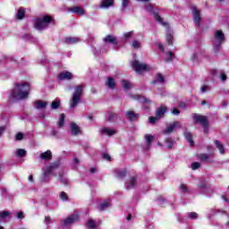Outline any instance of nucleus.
Masks as SVG:
<instances>
[{
	"label": "nucleus",
	"mask_w": 229,
	"mask_h": 229,
	"mask_svg": "<svg viewBox=\"0 0 229 229\" xmlns=\"http://www.w3.org/2000/svg\"><path fill=\"white\" fill-rule=\"evenodd\" d=\"M30 96V84L21 83L16 84L11 92V101H20L21 99H27Z\"/></svg>",
	"instance_id": "1"
},
{
	"label": "nucleus",
	"mask_w": 229,
	"mask_h": 229,
	"mask_svg": "<svg viewBox=\"0 0 229 229\" xmlns=\"http://www.w3.org/2000/svg\"><path fill=\"white\" fill-rule=\"evenodd\" d=\"M83 94V86L80 85L75 88V91L70 100V107L76 108L78 104L81 101V95Z\"/></svg>",
	"instance_id": "2"
},
{
	"label": "nucleus",
	"mask_w": 229,
	"mask_h": 229,
	"mask_svg": "<svg viewBox=\"0 0 229 229\" xmlns=\"http://www.w3.org/2000/svg\"><path fill=\"white\" fill-rule=\"evenodd\" d=\"M51 21H53V18H51L49 15L39 17L35 20L34 27L36 30L42 31V30H46V28L49 26V22H51Z\"/></svg>",
	"instance_id": "3"
},
{
	"label": "nucleus",
	"mask_w": 229,
	"mask_h": 229,
	"mask_svg": "<svg viewBox=\"0 0 229 229\" xmlns=\"http://www.w3.org/2000/svg\"><path fill=\"white\" fill-rule=\"evenodd\" d=\"M132 69L138 73L140 74L142 72H144V71H149L151 69V67H149V65L146 64H142L137 60H134V62L132 63Z\"/></svg>",
	"instance_id": "4"
},
{
	"label": "nucleus",
	"mask_w": 229,
	"mask_h": 229,
	"mask_svg": "<svg viewBox=\"0 0 229 229\" xmlns=\"http://www.w3.org/2000/svg\"><path fill=\"white\" fill-rule=\"evenodd\" d=\"M192 119L195 123L201 124V126L204 128V133H207V128H208V121L207 120V116L193 114Z\"/></svg>",
	"instance_id": "5"
},
{
	"label": "nucleus",
	"mask_w": 229,
	"mask_h": 229,
	"mask_svg": "<svg viewBox=\"0 0 229 229\" xmlns=\"http://www.w3.org/2000/svg\"><path fill=\"white\" fill-rule=\"evenodd\" d=\"M225 38L223 30H216L214 34V46L215 47H220L221 44L225 43Z\"/></svg>",
	"instance_id": "6"
},
{
	"label": "nucleus",
	"mask_w": 229,
	"mask_h": 229,
	"mask_svg": "<svg viewBox=\"0 0 229 229\" xmlns=\"http://www.w3.org/2000/svg\"><path fill=\"white\" fill-rule=\"evenodd\" d=\"M76 221H80V216L78 214H73L70 216H68L66 219L64 220V226H69L72 225L73 223H76Z\"/></svg>",
	"instance_id": "7"
},
{
	"label": "nucleus",
	"mask_w": 229,
	"mask_h": 229,
	"mask_svg": "<svg viewBox=\"0 0 229 229\" xmlns=\"http://www.w3.org/2000/svg\"><path fill=\"white\" fill-rule=\"evenodd\" d=\"M56 167H58V164H53L47 167V169L44 172L43 182H49V180H47V176H49V174H52L53 171L56 169Z\"/></svg>",
	"instance_id": "8"
},
{
	"label": "nucleus",
	"mask_w": 229,
	"mask_h": 229,
	"mask_svg": "<svg viewBox=\"0 0 229 229\" xmlns=\"http://www.w3.org/2000/svg\"><path fill=\"white\" fill-rule=\"evenodd\" d=\"M192 15L196 26H199V22L201 21V15L199 14V10H198L196 7H192Z\"/></svg>",
	"instance_id": "9"
},
{
	"label": "nucleus",
	"mask_w": 229,
	"mask_h": 229,
	"mask_svg": "<svg viewBox=\"0 0 229 229\" xmlns=\"http://www.w3.org/2000/svg\"><path fill=\"white\" fill-rule=\"evenodd\" d=\"M69 12H72V13H75L76 15H85V10L80 6L71 7Z\"/></svg>",
	"instance_id": "10"
},
{
	"label": "nucleus",
	"mask_w": 229,
	"mask_h": 229,
	"mask_svg": "<svg viewBox=\"0 0 229 229\" xmlns=\"http://www.w3.org/2000/svg\"><path fill=\"white\" fill-rule=\"evenodd\" d=\"M58 80H72V73L71 72H62L58 75Z\"/></svg>",
	"instance_id": "11"
},
{
	"label": "nucleus",
	"mask_w": 229,
	"mask_h": 229,
	"mask_svg": "<svg viewBox=\"0 0 229 229\" xmlns=\"http://www.w3.org/2000/svg\"><path fill=\"white\" fill-rule=\"evenodd\" d=\"M71 131H72V135H80L81 133V130L80 129V126L74 123H71Z\"/></svg>",
	"instance_id": "12"
},
{
	"label": "nucleus",
	"mask_w": 229,
	"mask_h": 229,
	"mask_svg": "<svg viewBox=\"0 0 229 229\" xmlns=\"http://www.w3.org/2000/svg\"><path fill=\"white\" fill-rule=\"evenodd\" d=\"M47 106V102L42 101V100H38L34 102V108H37L38 110H42Z\"/></svg>",
	"instance_id": "13"
},
{
	"label": "nucleus",
	"mask_w": 229,
	"mask_h": 229,
	"mask_svg": "<svg viewBox=\"0 0 229 229\" xmlns=\"http://www.w3.org/2000/svg\"><path fill=\"white\" fill-rule=\"evenodd\" d=\"M39 158H41V160H51V158H53V154L51 153V150H47L40 154Z\"/></svg>",
	"instance_id": "14"
},
{
	"label": "nucleus",
	"mask_w": 229,
	"mask_h": 229,
	"mask_svg": "<svg viewBox=\"0 0 229 229\" xmlns=\"http://www.w3.org/2000/svg\"><path fill=\"white\" fill-rule=\"evenodd\" d=\"M126 117L129 121H137V119H139V114L133 111H128L126 113Z\"/></svg>",
	"instance_id": "15"
},
{
	"label": "nucleus",
	"mask_w": 229,
	"mask_h": 229,
	"mask_svg": "<svg viewBox=\"0 0 229 229\" xmlns=\"http://www.w3.org/2000/svg\"><path fill=\"white\" fill-rule=\"evenodd\" d=\"M110 6H114V0H102L100 8H110Z\"/></svg>",
	"instance_id": "16"
},
{
	"label": "nucleus",
	"mask_w": 229,
	"mask_h": 229,
	"mask_svg": "<svg viewBox=\"0 0 229 229\" xmlns=\"http://www.w3.org/2000/svg\"><path fill=\"white\" fill-rule=\"evenodd\" d=\"M102 133H104V135H108V137H112V135H115V130L104 127L102 129Z\"/></svg>",
	"instance_id": "17"
},
{
	"label": "nucleus",
	"mask_w": 229,
	"mask_h": 229,
	"mask_svg": "<svg viewBox=\"0 0 229 229\" xmlns=\"http://www.w3.org/2000/svg\"><path fill=\"white\" fill-rule=\"evenodd\" d=\"M106 85L108 89H115V81H114V78L108 77L106 81Z\"/></svg>",
	"instance_id": "18"
},
{
	"label": "nucleus",
	"mask_w": 229,
	"mask_h": 229,
	"mask_svg": "<svg viewBox=\"0 0 229 229\" xmlns=\"http://www.w3.org/2000/svg\"><path fill=\"white\" fill-rule=\"evenodd\" d=\"M104 41L105 42H108L109 44H117V38L114 37V36H106L105 38H104Z\"/></svg>",
	"instance_id": "19"
},
{
	"label": "nucleus",
	"mask_w": 229,
	"mask_h": 229,
	"mask_svg": "<svg viewBox=\"0 0 229 229\" xmlns=\"http://www.w3.org/2000/svg\"><path fill=\"white\" fill-rule=\"evenodd\" d=\"M165 112H167V107L165 106H161L159 107L157 112H156V115L157 117H158L160 119V117H162V115H164V114H165Z\"/></svg>",
	"instance_id": "20"
},
{
	"label": "nucleus",
	"mask_w": 229,
	"mask_h": 229,
	"mask_svg": "<svg viewBox=\"0 0 229 229\" xmlns=\"http://www.w3.org/2000/svg\"><path fill=\"white\" fill-rule=\"evenodd\" d=\"M106 117L107 121H117L119 116L117 115V114H114V113H112V112H108L106 114Z\"/></svg>",
	"instance_id": "21"
},
{
	"label": "nucleus",
	"mask_w": 229,
	"mask_h": 229,
	"mask_svg": "<svg viewBox=\"0 0 229 229\" xmlns=\"http://www.w3.org/2000/svg\"><path fill=\"white\" fill-rule=\"evenodd\" d=\"M136 183H137V178L131 177V178L129 180V183L127 184V189H128V190H130V189H134Z\"/></svg>",
	"instance_id": "22"
},
{
	"label": "nucleus",
	"mask_w": 229,
	"mask_h": 229,
	"mask_svg": "<svg viewBox=\"0 0 229 229\" xmlns=\"http://www.w3.org/2000/svg\"><path fill=\"white\" fill-rule=\"evenodd\" d=\"M155 140V137L151 134H146L145 135V140L147 142V148H149L151 146V142Z\"/></svg>",
	"instance_id": "23"
},
{
	"label": "nucleus",
	"mask_w": 229,
	"mask_h": 229,
	"mask_svg": "<svg viewBox=\"0 0 229 229\" xmlns=\"http://www.w3.org/2000/svg\"><path fill=\"white\" fill-rule=\"evenodd\" d=\"M184 137L188 140L191 146H194V141L192 140V133L189 131L184 132Z\"/></svg>",
	"instance_id": "24"
},
{
	"label": "nucleus",
	"mask_w": 229,
	"mask_h": 229,
	"mask_svg": "<svg viewBox=\"0 0 229 229\" xmlns=\"http://www.w3.org/2000/svg\"><path fill=\"white\" fill-rule=\"evenodd\" d=\"M109 207H110V200H106L99 205L98 210L100 211L106 210V208H108Z\"/></svg>",
	"instance_id": "25"
},
{
	"label": "nucleus",
	"mask_w": 229,
	"mask_h": 229,
	"mask_svg": "<svg viewBox=\"0 0 229 229\" xmlns=\"http://www.w3.org/2000/svg\"><path fill=\"white\" fill-rule=\"evenodd\" d=\"M215 145L216 146L221 155H225V147L221 144V142H219V140H216Z\"/></svg>",
	"instance_id": "26"
},
{
	"label": "nucleus",
	"mask_w": 229,
	"mask_h": 229,
	"mask_svg": "<svg viewBox=\"0 0 229 229\" xmlns=\"http://www.w3.org/2000/svg\"><path fill=\"white\" fill-rule=\"evenodd\" d=\"M66 44H78L80 42V38H65Z\"/></svg>",
	"instance_id": "27"
},
{
	"label": "nucleus",
	"mask_w": 229,
	"mask_h": 229,
	"mask_svg": "<svg viewBox=\"0 0 229 229\" xmlns=\"http://www.w3.org/2000/svg\"><path fill=\"white\" fill-rule=\"evenodd\" d=\"M122 87L125 89V90H129V89H131V83H130V81L123 80L122 81Z\"/></svg>",
	"instance_id": "28"
},
{
	"label": "nucleus",
	"mask_w": 229,
	"mask_h": 229,
	"mask_svg": "<svg viewBox=\"0 0 229 229\" xmlns=\"http://www.w3.org/2000/svg\"><path fill=\"white\" fill-rule=\"evenodd\" d=\"M65 122V114H60L59 121L57 123L59 128H63Z\"/></svg>",
	"instance_id": "29"
},
{
	"label": "nucleus",
	"mask_w": 229,
	"mask_h": 229,
	"mask_svg": "<svg viewBox=\"0 0 229 229\" xmlns=\"http://www.w3.org/2000/svg\"><path fill=\"white\" fill-rule=\"evenodd\" d=\"M116 176L117 178H124V176H126V169H122V170H118L116 172Z\"/></svg>",
	"instance_id": "30"
},
{
	"label": "nucleus",
	"mask_w": 229,
	"mask_h": 229,
	"mask_svg": "<svg viewBox=\"0 0 229 229\" xmlns=\"http://www.w3.org/2000/svg\"><path fill=\"white\" fill-rule=\"evenodd\" d=\"M174 130L175 129L173 123H171L169 126L166 127V129L163 131V133H165V135H167V133H173Z\"/></svg>",
	"instance_id": "31"
},
{
	"label": "nucleus",
	"mask_w": 229,
	"mask_h": 229,
	"mask_svg": "<svg viewBox=\"0 0 229 229\" xmlns=\"http://www.w3.org/2000/svg\"><path fill=\"white\" fill-rule=\"evenodd\" d=\"M198 157L199 160H202V162H207V160L210 158V156L208 154H199Z\"/></svg>",
	"instance_id": "32"
},
{
	"label": "nucleus",
	"mask_w": 229,
	"mask_h": 229,
	"mask_svg": "<svg viewBox=\"0 0 229 229\" xmlns=\"http://www.w3.org/2000/svg\"><path fill=\"white\" fill-rule=\"evenodd\" d=\"M24 13H25L24 8L21 7L18 10L17 19H23L24 18Z\"/></svg>",
	"instance_id": "33"
},
{
	"label": "nucleus",
	"mask_w": 229,
	"mask_h": 229,
	"mask_svg": "<svg viewBox=\"0 0 229 229\" xmlns=\"http://www.w3.org/2000/svg\"><path fill=\"white\" fill-rule=\"evenodd\" d=\"M154 17L156 21H157V22H160V24L165 26V23L164 22V21H162V17H160V15H158L157 13H154Z\"/></svg>",
	"instance_id": "34"
},
{
	"label": "nucleus",
	"mask_w": 229,
	"mask_h": 229,
	"mask_svg": "<svg viewBox=\"0 0 229 229\" xmlns=\"http://www.w3.org/2000/svg\"><path fill=\"white\" fill-rule=\"evenodd\" d=\"M17 157H26V150L19 148L16 150Z\"/></svg>",
	"instance_id": "35"
},
{
	"label": "nucleus",
	"mask_w": 229,
	"mask_h": 229,
	"mask_svg": "<svg viewBox=\"0 0 229 229\" xmlns=\"http://www.w3.org/2000/svg\"><path fill=\"white\" fill-rule=\"evenodd\" d=\"M156 81L157 83H164V76L161 73H157L156 76Z\"/></svg>",
	"instance_id": "36"
},
{
	"label": "nucleus",
	"mask_w": 229,
	"mask_h": 229,
	"mask_svg": "<svg viewBox=\"0 0 229 229\" xmlns=\"http://www.w3.org/2000/svg\"><path fill=\"white\" fill-rule=\"evenodd\" d=\"M87 225H88V228L94 229V228H96V222L94 220L90 219L88 221Z\"/></svg>",
	"instance_id": "37"
},
{
	"label": "nucleus",
	"mask_w": 229,
	"mask_h": 229,
	"mask_svg": "<svg viewBox=\"0 0 229 229\" xmlns=\"http://www.w3.org/2000/svg\"><path fill=\"white\" fill-rule=\"evenodd\" d=\"M174 141H173V139L168 138L165 140V143L167 144L168 149H171L173 148V144Z\"/></svg>",
	"instance_id": "38"
},
{
	"label": "nucleus",
	"mask_w": 229,
	"mask_h": 229,
	"mask_svg": "<svg viewBox=\"0 0 229 229\" xmlns=\"http://www.w3.org/2000/svg\"><path fill=\"white\" fill-rule=\"evenodd\" d=\"M10 216V212L8 211H1L0 212V219H4Z\"/></svg>",
	"instance_id": "39"
},
{
	"label": "nucleus",
	"mask_w": 229,
	"mask_h": 229,
	"mask_svg": "<svg viewBox=\"0 0 229 229\" xmlns=\"http://www.w3.org/2000/svg\"><path fill=\"white\" fill-rule=\"evenodd\" d=\"M199 167H201V165L198 162H194L191 164V169L193 171H196V169H199Z\"/></svg>",
	"instance_id": "40"
},
{
	"label": "nucleus",
	"mask_w": 229,
	"mask_h": 229,
	"mask_svg": "<svg viewBox=\"0 0 229 229\" xmlns=\"http://www.w3.org/2000/svg\"><path fill=\"white\" fill-rule=\"evenodd\" d=\"M173 56H174V55L173 54V52H168V53H166L165 61H166V62H171V61L173 60Z\"/></svg>",
	"instance_id": "41"
},
{
	"label": "nucleus",
	"mask_w": 229,
	"mask_h": 229,
	"mask_svg": "<svg viewBox=\"0 0 229 229\" xmlns=\"http://www.w3.org/2000/svg\"><path fill=\"white\" fill-rule=\"evenodd\" d=\"M59 181L61 182V183H64V185H67L68 183L67 178L62 176L61 174H59Z\"/></svg>",
	"instance_id": "42"
},
{
	"label": "nucleus",
	"mask_w": 229,
	"mask_h": 229,
	"mask_svg": "<svg viewBox=\"0 0 229 229\" xmlns=\"http://www.w3.org/2000/svg\"><path fill=\"white\" fill-rule=\"evenodd\" d=\"M188 217H190V219H198V213L196 212L188 213Z\"/></svg>",
	"instance_id": "43"
},
{
	"label": "nucleus",
	"mask_w": 229,
	"mask_h": 229,
	"mask_svg": "<svg viewBox=\"0 0 229 229\" xmlns=\"http://www.w3.org/2000/svg\"><path fill=\"white\" fill-rule=\"evenodd\" d=\"M208 90H211L210 86L204 85L200 88V92L202 93L208 92Z\"/></svg>",
	"instance_id": "44"
},
{
	"label": "nucleus",
	"mask_w": 229,
	"mask_h": 229,
	"mask_svg": "<svg viewBox=\"0 0 229 229\" xmlns=\"http://www.w3.org/2000/svg\"><path fill=\"white\" fill-rule=\"evenodd\" d=\"M60 106V101L56 100L52 102V108L53 110H56Z\"/></svg>",
	"instance_id": "45"
},
{
	"label": "nucleus",
	"mask_w": 229,
	"mask_h": 229,
	"mask_svg": "<svg viewBox=\"0 0 229 229\" xmlns=\"http://www.w3.org/2000/svg\"><path fill=\"white\" fill-rule=\"evenodd\" d=\"M157 119H160V118L158 116H155V117L151 116L148 118V121H149L150 124H155L157 123Z\"/></svg>",
	"instance_id": "46"
},
{
	"label": "nucleus",
	"mask_w": 229,
	"mask_h": 229,
	"mask_svg": "<svg viewBox=\"0 0 229 229\" xmlns=\"http://www.w3.org/2000/svg\"><path fill=\"white\" fill-rule=\"evenodd\" d=\"M138 101H140L141 103H151V100L147 99V98H144V97H139V98H138Z\"/></svg>",
	"instance_id": "47"
},
{
	"label": "nucleus",
	"mask_w": 229,
	"mask_h": 229,
	"mask_svg": "<svg viewBox=\"0 0 229 229\" xmlns=\"http://www.w3.org/2000/svg\"><path fill=\"white\" fill-rule=\"evenodd\" d=\"M132 47H134V49H139L140 47V42L134 40L132 42Z\"/></svg>",
	"instance_id": "48"
},
{
	"label": "nucleus",
	"mask_w": 229,
	"mask_h": 229,
	"mask_svg": "<svg viewBox=\"0 0 229 229\" xmlns=\"http://www.w3.org/2000/svg\"><path fill=\"white\" fill-rule=\"evenodd\" d=\"M145 10H146V12H153V5L151 4H148L145 6Z\"/></svg>",
	"instance_id": "49"
},
{
	"label": "nucleus",
	"mask_w": 229,
	"mask_h": 229,
	"mask_svg": "<svg viewBox=\"0 0 229 229\" xmlns=\"http://www.w3.org/2000/svg\"><path fill=\"white\" fill-rule=\"evenodd\" d=\"M173 126H174V129H176V128H182V123H180V122H174L173 123Z\"/></svg>",
	"instance_id": "50"
},
{
	"label": "nucleus",
	"mask_w": 229,
	"mask_h": 229,
	"mask_svg": "<svg viewBox=\"0 0 229 229\" xmlns=\"http://www.w3.org/2000/svg\"><path fill=\"white\" fill-rule=\"evenodd\" d=\"M60 198H61V199H63V201L67 200V193L62 191L61 194H60Z\"/></svg>",
	"instance_id": "51"
},
{
	"label": "nucleus",
	"mask_w": 229,
	"mask_h": 229,
	"mask_svg": "<svg viewBox=\"0 0 229 229\" xmlns=\"http://www.w3.org/2000/svg\"><path fill=\"white\" fill-rule=\"evenodd\" d=\"M166 40L168 42V44H173V36L171 34H167L166 35Z\"/></svg>",
	"instance_id": "52"
},
{
	"label": "nucleus",
	"mask_w": 229,
	"mask_h": 229,
	"mask_svg": "<svg viewBox=\"0 0 229 229\" xmlns=\"http://www.w3.org/2000/svg\"><path fill=\"white\" fill-rule=\"evenodd\" d=\"M23 138H24V135L21 132H18L16 134V140H22Z\"/></svg>",
	"instance_id": "53"
},
{
	"label": "nucleus",
	"mask_w": 229,
	"mask_h": 229,
	"mask_svg": "<svg viewBox=\"0 0 229 229\" xmlns=\"http://www.w3.org/2000/svg\"><path fill=\"white\" fill-rule=\"evenodd\" d=\"M128 4H130V0H123V2H122L123 8H126V6H128Z\"/></svg>",
	"instance_id": "54"
},
{
	"label": "nucleus",
	"mask_w": 229,
	"mask_h": 229,
	"mask_svg": "<svg viewBox=\"0 0 229 229\" xmlns=\"http://www.w3.org/2000/svg\"><path fill=\"white\" fill-rule=\"evenodd\" d=\"M133 35V31L127 32L123 35L124 38H130Z\"/></svg>",
	"instance_id": "55"
},
{
	"label": "nucleus",
	"mask_w": 229,
	"mask_h": 229,
	"mask_svg": "<svg viewBox=\"0 0 229 229\" xmlns=\"http://www.w3.org/2000/svg\"><path fill=\"white\" fill-rule=\"evenodd\" d=\"M18 219H24V212L21 211L17 215Z\"/></svg>",
	"instance_id": "56"
},
{
	"label": "nucleus",
	"mask_w": 229,
	"mask_h": 229,
	"mask_svg": "<svg viewBox=\"0 0 229 229\" xmlns=\"http://www.w3.org/2000/svg\"><path fill=\"white\" fill-rule=\"evenodd\" d=\"M172 114L174 115H180V110H178L176 108H174L173 111H172Z\"/></svg>",
	"instance_id": "57"
},
{
	"label": "nucleus",
	"mask_w": 229,
	"mask_h": 229,
	"mask_svg": "<svg viewBox=\"0 0 229 229\" xmlns=\"http://www.w3.org/2000/svg\"><path fill=\"white\" fill-rule=\"evenodd\" d=\"M220 80H222V81H225L226 80V74H225V72H221Z\"/></svg>",
	"instance_id": "58"
},
{
	"label": "nucleus",
	"mask_w": 229,
	"mask_h": 229,
	"mask_svg": "<svg viewBox=\"0 0 229 229\" xmlns=\"http://www.w3.org/2000/svg\"><path fill=\"white\" fill-rule=\"evenodd\" d=\"M45 221H46V224H47V225H51V217L46 216V217H45Z\"/></svg>",
	"instance_id": "59"
},
{
	"label": "nucleus",
	"mask_w": 229,
	"mask_h": 229,
	"mask_svg": "<svg viewBox=\"0 0 229 229\" xmlns=\"http://www.w3.org/2000/svg\"><path fill=\"white\" fill-rule=\"evenodd\" d=\"M181 190L182 191V192H187V186L185 184H182Z\"/></svg>",
	"instance_id": "60"
},
{
	"label": "nucleus",
	"mask_w": 229,
	"mask_h": 229,
	"mask_svg": "<svg viewBox=\"0 0 229 229\" xmlns=\"http://www.w3.org/2000/svg\"><path fill=\"white\" fill-rule=\"evenodd\" d=\"M4 130H6V128L4 126L0 127V137H1V135H3V133H4Z\"/></svg>",
	"instance_id": "61"
},
{
	"label": "nucleus",
	"mask_w": 229,
	"mask_h": 229,
	"mask_svg": "<svg viewBox=\"0 0 229 229\" xmlns=\"http://www.w3.org/2000/svg\"><path fill=\"white\" fill-rule=\"evenodd\" d=\"M103 158L105 159V160H110V155H108V154H104L103 155Z\"/></svg>",
	"instance_id": "62"
},
{
	"label": "nucleus",
	"mask_w": 229,
	"mask_h": 229,
	"mask_svg": "<svg viewBox=\"0 0 229 229\" xmlns=\"http://www.w3.org/2000/svg\"><path fill=\"white\" fill-rule=\"evenodd\" d=\"M157 47L160 49V51H164V45H162V43H158Z\"/></svg>",
	"instance_id": "63"
},
{
	"label": "nucleus",
	"mask_w": 229,
	"mask_h": 229,
	"mask_svg": "<svg viewBox=\"0 0 229 229\" xmlns=\"http://www.w3.org/2000/svg\"><path fill=\"white\" fill-rule=\"evenodd\" d=\"M29 182H33V175L29 176Z\"/></svg>",
	"instance_id": "64"
}]
</instances>
